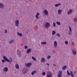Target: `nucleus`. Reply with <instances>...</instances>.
<instances>
[{"label":"nucleus","instance_id":"1","mask_svg":"<svg viewBox=\"0 0 77 77\" xmlns=\"http://www.w3.org/2000/svg\"><path fill=\"white\" fill-rule=\"evenodd\" d=\"M28 70L29 68L27 67H25L22 70V74H24V75H25V74L27 73V72L28 71Z\"/></svg>","mask_w":77,"mask_h":77},{"label":"nucleus","instance_id":"2","mask_svg":"<svg viewBox=\"0 0 77 77\" xmlns=\"http://www.w3.org/2000/svg\"><path fill=\"white\" fill-rule=\"evenodd\" d=\"M3 58L5 60V61H6V62H10L11 63L12 61V60L11 58H10V60H9L8 58L6 57V56H4L3 57Z\"/></svg>","mask_w":77,"mask_h":77},{"label":"nucleus","instance_id":"3","mask_svg":"<svg viewBox=\"0 0 77 77\" xmlns=\"http://www.w3.org/2000/svg\"><path fill=\"white\" fill-rule=\"evenodd\" d=\"M58 74L59 75H57V77H62V71L61 70L59 71V72H58Z\"/></svg>","mask_w":77,"mask_h":77},{"label":"nucleus","instance_id":"4","mask_svg":"<svg viewBox=\"0 0 77 77\" xmlns=\"http://www.w3.org/2000/svg\"><path fill=\"white\" fill-rule=\"evenodd\" d=\"M45 27L46 28H48L50 27V23L48 22L46 23L45 24Z\"/></svg>","mask_w":77,"mask_h":77},{"label":"nucleus","instance_id":"5","mask_svg":"<svg viewBox=\"0 0 77 77\" xmlns=\"http://www.w3.org/2000/svg\"><path fill=\"white\" fill-rule=\"evenodd\" d=\"M4 8H5V5H4L2 3H0V8L1 9H3Z\"/></svg>","mask_w":77,"mask_h":77},{"label":"nucleus","instance_id":"6","mask_svg":"<svg viewBox=\"0 0 77 77\" xmlns=\"http://www.w3.org/2000/svg\"><path fill=\"white\" fill-rule=\"evenodd\" d=\"M72 52L73 55H76V54H77V51L75 50H72Z\"/></svg>","mask_w":77,"mask_h":77},{"label":"nucleus","instance_id":"7","mask_svg":"<svg viewBox=\"0 0 77 77\" xmlns=\"http://www.w3.org/2000/svg\"><path fill=\"white\" fill-rule=\"evenodd\" d=\"M26 65L27 67L29 68L32 65V63H28L27 64H26Z\"/></svg>","mask_w":77,"mask_h":77},{"label":"nucleus","instance_id":"8","mask_svg":"<svg viewBox=\"0 0 77 77\" xmlns=\"http://www.w3.org/2000/svg\"><path fill=\"white\" fill-rule=\"evenodd\" d=\"M17 54L19 57H21V52H20V51L19 50H17Z\"/></svg>","mask_w":77,"mask_h":77},{"label":"nucleus","instance_id":"9","mask_svg":"<svg viewBox=\"0 0 77 77\" xmlns=\"http://www.w3.org/2000/svg\"><path fill=\"white\" fill-rule=\"evenodd\" d=\"M40 15V14H39V13H37V14L35 16V17L36 18V19H38V18H39V15Z\"/></svg>","mask_w":77,"mask_h":77},{"label":"nucleus","instance_id":"10","mask_svg":"<svg viewBox=\"0 0 77 77\" xmlns=\"http://www.w3.org/2000/svg\"><path fill=\"white\" fill-rule=\"evenodd\" d=\"M32 51V49H31L30 48L28 49L26 51L27 54H29Z\"/></svg>","mask_w":77,"mask_h":77},{"label":"nucleus","instance_id":"11","mask_svg":"<svg viewBox=\"0 0 77 77\" xmlns=\"http://www.w3.org/2000/svg\"><path fill=\"white\" fill-rule=\"evenodd\" d=\"M54 47H55V48H57V42H56V41H55L54 42Z\"/></svg>","mask_w":77,"mask_h":77},{"label":"nucleus","instance_id":"12","mask_svg":"<svg viewBox=\"0 0 77 77\" xmlns=\"http://www.w3.org/2000/svg\"><path fill=\"white\" fill-rule=\"evenodd\" d=\"M72 12V10L70 9L69 11L68 12L67 14L68 15H69L70 14H71Z\"/></svg>","mask_w":77,"mask_h":77},{"label":"nucleus","instance_id":"13","mask_svg":"<svg viewBox=\"0 0 77 77\" xmlns=\"http://www.w3.org/2000/svg\"><path fill=\"white\" fill-rule=\"evenodd\" d=\"M4 72H7L8 71V68L7 67H5L3 70Z\"/></svg>","mask_w":77,"mask_h":77},{"label":"nucleus","instance_id":"14","mask_svg":"<svg viewBox=\"0 0 77 77\" xmlns=\"http://www.w3.org/2000/svg\"><path fill=\"white\" fill-rule=\"evenodd\" d=\"M44 13L45 15H48V11L45 10L44 11Z\"/></svg>","mask_w":77,"mask_h":77},{"label":"nucleus","instance_id":"15","mask_svg":"<svg viewBox=\"0 0 77 77\" xmlns=\"http://www.w3.org/2000/svg\"><path fill=\"white\" fill-rule=\"evenodd\" d=\"M18 24H19V21H18V20H17L16 21V24H15V25L16 26H17V27H18Z\"/></svg>","mask_w":77,"mask_h":77},{"label":"nucleus","instance_id":"16","mask_svg":"<svg viewBox=\"0 0 77 77\" xmlns=\"http://www.w3.org/2000/svg\"><path fill=\"white\" fill-rule=\"evenodd\" d=\"M41 62L42 63H43V62H45V59L44 58H42L41 59Z\"/></svg>","mask_w":77,"mask_h":77},{"label":"nucleus","instance_id":"17","mask_svg":"<svg viewBox=\"0 0 77 77\" xmlns=\"http://www.w3.org/2000/svg\"><path fill=\"white\" fill-rule=\"evenodd\" d=\"M66 68H67V66H64L63 67L62 69L63 70H65V69H66Z\"/></svg>","mask_w":77,"mask_h":77},{"label":"nucleus","instance_id":"18","mask_svg":"<svg viewBox=\"0 0 77 77\" xmlns=\"http://www.w3.org/2000/svg\"><path fill=\"white\" fill-rule=\"evenodd\" d=\"M70 75H71V76H72V77H74V74H73L72 72V71H70Z\"/></svg>","mask_w":77,"mask_h":77},{"label":"nucleus","instance_id":"19","mask_svg":"<svg viewBox=\"0 0 77 77\" xmlns=\"http://www.w3.org/2000/svg\"><path fill=\"white\" fill-rule=\"evenodd\" d=\"M41 44L42 45V44H44V45H45V44H47V42H41Z\"/></svg>","mask_w":77,"mask_h":77},{"label":"nucleus","instance_id":"20","mask_svg":"<svg viewBox=\"0 0 77 77\" xmlns=\"http://www.w3.org/2000/svg\"><path fill=\"white\" fill-rule=\"evenodd\" d=\"M61 12H62V10H60V9L58 10V14L60 15V14H61Z\"/></svg>","mask_w":77,"mask_h":77},{"label":"nucleus","instance_id":"21","mask_svg":"<svg viewBox=\"0 0 77 77\" xmlns=\"http://www.w3.org/2000/svg\"><path fill=\"white\" fill-rule=\"evenodd\" d=\"M61 5V4H60V3L57 4L55 5V7H58V6H60V5Z\"/></svg>","mask_w":77,"mask_h":77},{"label":"nucleus","instance_id":"22","mask_svg":"<svg viewBox=\"0 0 77 77\" xmlns=\"http://www.w3.org/2000/svg\"><path fill=\"white\" fill-rule=\"evenodd\" d=\"M17 35H19V36H20L21 37L22 36V33H19V32H17Z\"/></svg>","mask_w":77,"mask_h":77},{"label":"nucleus","instance_id":"23","mask_svg":"<svg viewBox=\"0 0 77 77\" xmlns=\"http://www.w3.org/2000/svg\"><path fill=\"white\" fill-rule=\"evenodd\" d=\"M15 41V40H12L10 42H9V44H12V42H14Z\"/></svg>","mask_w":77,"mask_h":77},{"label":"nucleus","instance_id":"24","mask_svg":"<svg viewBox=\"0 0 77 77\" xmlns=\"http://www.w3.org/2000/svg\"><path fill=\"white\" fill-rule=\"evenodd\" d=\"M55 34H56V32L54 30L52 31V35H55Z\"/></svg>","mask_w":77,"mask_h":77},{"label":"nucleus","instance_id":"25","mask_svg":"<svg viewBox=\"0 0 77 77\" xmlns=\"http://www.w3.org/2000/svg\"><path fill=\"white\" fill-rule=\"evenodd\" d=\"M16 68L17 69H18L19 68V65L18 64H17L16 66Z\"/></svg>","mask_w":77,"mask_h":77},{"label":"nucleus","instance_id":"26","mask_svg":"<svg viewBox=\"0 0 77 77\" xmlns=\"http://www.w3.org/2000/svg\"><path fill=\"white\" fill-rule=\"evenodd\" d=\"M32 58L33 60H35V61H37V60L36 59V58L34 57H32Z\"/></svg>","mask_w":77,"mask_h":77},{"label":"nucleus","instance_id":"27","mask_svg":"<svg viewBox=\"0 0 77 77\" xmlns=\"http://www.w3.org/2000/svg\"><path fill=\"white\" fill-rule=\"evenodd\" d=\"M48 75H49V76H52V74L50 72L48 73Z\"/></svg>","mask_w":77,"mask_h":77},{"label":"nucleus","instance_id":"28","mask_svg":"<svg viewBox=\"0 0 77 77\" xmlns=\"http://www.w3.org/2000/svg\"><path fill=\"white\" fill-rule=\"evenodd\" d=\"M57 25H60L61 23H60V22L57 21Z\"/></svg>","mask_w":77,"mask_h":77},{"label":"nucleus","instance_id":"29","mask_svg":"<svg viewBox=\"0 0 77 77\" xmlns=\"http://www.w3.org/2000/svg\"><path fill=\"white\" fill-rule=\"evenodd\" d=\"M68 33L69 35H71L72 34V31H69V32Z\"/></svg>","mask_w":77,"mask_h":77},{"label":"nucleus","instance_id":"30","mask_svg":"<svg viewBox=\"0 0 77 77\" xmlns=\"http://www.w3.org/2000/svg\"><path fill=\"white\" fill-rule=\"evenodd\" d=\"M42 75H45V72H42Z\"/></svg>","mask_w":77,"mask_h":77},{"label":"nucleus","instance_id":"31","mask_svg":"<svg viewBox=\"0 0 77 77\" xmlns=\"http://www.w3.org/2000/svg\"><path fill=\"white\" fill-rule=\"evenodd\" d=\"M57 37H60V35L59 34V33H57Z\"/></svg>","mask_w":77,"mask_h":77},{"label":"nucleus","instance_id":"32","mask_svg":"<svg viewBox=\"0 0 77 77\" xmlns=\"http://www.w3.org/2000/svg\"><path fill=\"white\" fill-rule=\"evenodd\" d=\"M65 43L66 45H68V42L67 41H66L65 42Z\"/></svg>","mask_w":77,"mask_h":77},{"label":"nucleus","instance_id":"33","mask_svg":"<svg viewBox=\"0 0 77 77\" xmlns=\"http://www.w3.org/2000/svg\"><path fill=\"white\" fill-rule=\"evenodd\" d=\"M53 27H56V23H53Z\"/></svg>","mask_w":77,"mask_h":77},{"label":"nucleus","instance_id":"34","mask_svg":"<svg viewBox=\"0 0 77 77\" xmlns=\"http://www.w3.org/2000/svg\"><path fill=\"white\" fill-rule=\"evenodd\" d=\"M5 61H6V60H2V62L3 63H4V62H5Z\"/></svg>","mask_w":77,"mask_h":77},{"label":"nucleus","instance_id":"35","mask_svg":"<svg viewBox=\"0 0 77 77\" xmlns=\"http://www.w3.org/2000/svg\"><path fill=\"white\" fill-rule=\"evenodd\" d=\"M67 74L68 75H70V73H69L68 70H67Z\"/></svg>","mask_w":77,"mask_h":77},{"label":"nucleus","instance_id":"36","mask_svg":"<svg viewBox=\"0 0 77 77\" xmlns=\"http://www.w3.org/2000/svg\"><path fill=\"white\" fill-rule=\"evenodd\" d=\"M24 48L25 49H26L27 48H28V47L27 46H25L24 47Z\"/></svg>","mask_w":77,"mask_h":77},{"label":"nucleus","instance_id":"37","mask_svg":"<svg viewBox=\"0 0 77 77\" xmlns=\"http://www.w3.org/2000/svg\"><path fill=\"white\" fill-rule=\"evenodd\" d=\"M74 21L75 22H77V18H75L74 20Z\"/></svg>","mask_w":77,"mask_h":77},{"label":"nucleus","instance_id":"38","mask_svg":"<svg viewBox=\"0 0 77 77\" xmlns=\"http://www.w3.org/2000/svg\"><path fill=\"white\" fill-rule=\"evenodd\" d=\"M50 57H51L50 56V55H48V56H47V59H48V58H50Z\"/></svg>","mask_w":77,"mask_h":77},{"label":"nucleus","instance_id":"39","mask_svg":"<svg viewBox=\"0 0 77 77\" xmlns=\"http://www.w3.org/2000/svg\"><path fill=\"white\" fill-rule=\"evenodd\" d=\"M69 31H72L71 30L72 29H71V27L69 26Z\"/></svg>","mask_w":77,"mask_h":77},{"label":"nucleus","instance_id":"40","mask_svg":"<svg viewBox=\"0 0 77 77\" xmlns=\"http://www.w3.org/2000/svg\"><path fill=\"white\" fill-rule=\"evenodd\" d=\"M5 33H6L8 32V31L6 29H5Z\"/></svg>","mask_w":77,"mask_h":77},{"label":"nucleus","instance_id":"41","mask_svg":"<svg viewBox=\"0 0 77 77\" xmlns=\"http://www.w3.org/2000/svg\"><path fill=\"white\" fill-rule=\"evenodd\" d=\"M31 74L32 75H34V73L33 72H31Z\"/></svg>","mask_w":77,"mask_h":77},{"label":"nucleus","instance_id":"42","mask_svg":"<svg viewBox=\"0 0 77 77\" xmlns=\"http://www.w3.org/2000/svg\"><path fill=\"white\" fill-rule=\"evenodd\" d=\"M32 72H33L34 74H35V73L36 72V71H33Z\"/></svg>","mask_w":77,"mask_h":77},{"label":"nucleus","instance_id":"43","mask_svg":"<svg viewBox=\"0 0 77 77\" xmlns=\"http://www.w3.org/2000/svg\"><path fill=\"white\" fill-rule=\"evenodd\" d=\"M72 45H75L74 44V42H72Z\"/></svg>","mask_w":77,"mask_h":77},{"label":"nucleus","instance_id":"44","mask_svg":"<svg viewBox=\"0 0 77 77\" xmlns=\"http://www.w3.org/2000/svg\"><path fill=\"white\" fill-rule=\"evenodd\" d=\"M47 77H52V76L47 75Z\"/></svg>","mask_w":77,"mask_h":77},{"label":"nucleus","instance_id":"45","mask_svg":"<svg viewBox=\"0 0 77 77\" xmlns=\"http://www.w3.org/2000/svg\"><path fill=\"white\" fill-rule=\"evenodd\" d=\"M45 65H48V66H49V63H47V64H45Z\"/></svg>","mask_w":77,"mask_h":77},{"label":"nucleus","instance_id":"46","mask_svg":"<svg viewBox=\"0 0 77 77\" xmlns=\"http://www.w3.org/2000/svg\"><path fill=\"white\" fill-rule=\"evenodd\" d=\"M74 74H76V72H75V71L74 72Z\"/></svg>","mask_w":77,"mask_h":77},{"label":"nucleus","instance_id":"47","mask_svg":"<svg viewBox=\"0 0 77 77\" xmlns=\"http://www.w3.org/2000/svg\"><path fill=\"white\" fill-rule=\"evenodd\" d=\"M53 66H56V64H53Z\"/></svg>","mask_w":77,"mask_h":77},{"label":"nucleus","instance_id":"48","mask_svg":"<svg viewBox=\"0 0 77 77\" xmlns=\"http://www.w3.org/2000/svg\"><path fill=\"white\" fill-rule=\"evenodd\" d=\"M21 45H22L23 46V44H21Z\"/></svg>","mask_w":77,"mask_h":77},{"label":"nucleus","instance_id":"49","mask_svg":"<svg viewBox=\"0 0 77 77\" xmlns=\"http://www.w3.org/2000/svg\"><path fill=\"white\" fill-rule=\"evenodd\" d=\"M28 31H29V32H30V31H29V30L28 29Z\"/></svg>","mask_w":77,"mask_h":77},{"label":"nucleus","instance_id":"50","mask_svg":"<svg viewBox=\"0 0 77 77\" xmlns=\"http://www.w3.org/2000/svg\"><path fill=\"white\" fill-rule=\"evenodd\" d=\"M26 33H28V32H27Z\"/></svg>","mask_w":77,"mask_h":77}]
</instances>
